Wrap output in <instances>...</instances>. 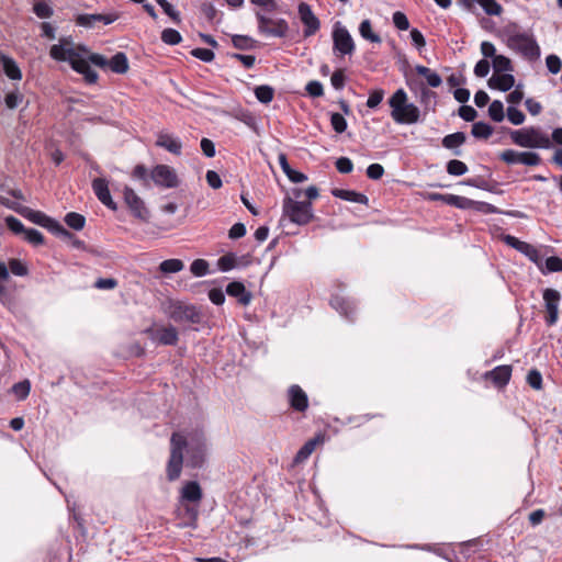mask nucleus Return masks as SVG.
<instances>
[{
  "instance_id": "f257e3e1",
  "label": "nucleus",
  "mask_w": 562,
  "mask_h": 562,
  "mask_svg": "<svg viewBox=\"0 0 562 562\" xmlns=\"http://www.w3.org/2000/svg\"><path fill=\"white\" fill-rule=\"evenodd\" d=\"M206 443L201 431L188 434L173 432L170 438V457L167 463V479L180 477L183 463L192 469L201 468L205 462Z\"/></svg>"
},
{
  "instance_id": "f03ea898",
  "label": "nucleus",
  "mask_w": 562,
  "mask_h": 562,
  "mask_svg": "<svg viewBox=\"0 0 562 562\" xmlns=\"http://www.w3.org/2000/svg\"><path fill=\"white\" fill-rule=\"evenodd\" d=\"M30 222L46 228L53 235L59 238H71L72 234L67 231L58 221L49 217L44 212L33 210L29 206L15 202L13 210Z\"/></svg>"
},
{
  "instance_id": "7ed1b4c3",
  "label": "nucleus",
  "mask_w": 562,
  "mask_h": 562,
  "mask_svg": "<svg viewBox=\"0 0 562 562\" xmlns=\"http://www.w3.org/2000/svg\"><path fill=\"white\" fill-rule=\"evenodd\" d=\"M507 33V46L519 53L524 58L535 61L539 59L541 55L540 47L531 32H518L508 29Z\"/></svg>"
},
{
  "instance_id": "20e7f679",
  "label": "nucleus",
  "mask_w": 562,
  "mask_h": 562,
  "mask_svg": "<svg viewBox=\"0 0 562 562\" xmlns=\"http://www.w3.org/2000/svg\"><path fill=\"white\" fill-rule=\"evenodd\" d=\"M512 142L525 148H551L550 137L540 127L528 126L509 132Z\"/></svg>"
},
{
  "instance_id": "39448f33",
  "label": "nucleus",
  "mask_w": 562,
  "mask_h": 562,
  "mask_svg": "<svg viewBox=\"0 0 562 562\" xmlns=\"http://www.w3.org/2000/svg\"><path fill=\"white\" fill-rule=\"evenodd\" d=\"M283 214L289 220L297 225L308 224L313 217V207L310 201H295L291 198H286L283 201Z\"/></svg>"
},
{
  "instance_id": "423d86ee",
  "label": "nucleus",
  "mask_w": 562,
  "mask_h": 562,
  "mask_svg": "<svg viewBox=\"0 0 562 562\" xmlns=\"http://www.w3.org/2000/svg\"><path fill=\"white\" fill-rule=\"evenodd\" d=\"M169 317L176 323L192 325H203L205 322L204 314L200 307L182 302H175L170 305Z\"/></svg>"
},
{
  "instance_id": "0eeeda50",
  "label": "nucleus",
  "mask_w": 562,
  "mask_h": 562,
  "mask_svg": "<svg viewBox=\"0 0 562 562\" xmlns=\"http://www.w3.org/2000/svg\"><path fill=\"white\" fill-rule=\"evenodd\" d=\"M333 52L337 57L351 56L356 50L355 41L341 22H336L331 32Z\"/></svg>"
},
{
  "instance_id": "6e6552de",
  "label": "nucleus",
  "mask_w": 562,
  "mask_h": 562,
  "mask_svg": "<svg viewBox=\"0 0 562 562\" xmlns=\"http://www.w3.org/2000/svg\"><path fill=\"white\" fill-rule=\"evenodd\" d=\"M91 53L83 45H78V50L75 53V56L69 60L71 68L83 76L85 80L89 85H93L98 81V74L93 69H91L89 64H92L89 60V55Z\"/></svg>"
},
{
  "instance_id": "1a4fd4ad",
  "label": "nucleus",
  "mask_w": 562,
  "mask_h": 562,
  "mask_svg": "<svg viewBox=\"0 0 562 562\" xmlns=\"http://www.w3.org/2000/svg\"><path fill=\"white\" fill-rule=\"evenodd\" d=\"M91 53L83 45H78V50L75 53V56L69 60L71 68L83 76L85 80L89 85H93L98 81V74L93 69H91L89 64H92L89 60V55Z\"/></svg>"
},
{
  "instance_id": "9d476101",
  "label": "nucleus",
  "mask_w": 562,
  "mask_h": 562,
  "mask_svg": "<svg viewBox=\"0 0 562 562\" xmlns=\"http://www.w3.org/2000/svg\"><path fill=\"white\" fill-rule=\"evenodd\" d=\"M89 60L102 69L109 67L113 72L123 75L128 70V59L123 52L116 53L110 60L103 55L90 54Z\"/></svg>"
},
{
  "instance_id": "9b49d317",
  "label": "nucleus",
  "mask_w": 562,
  "mask_h": 562,
  "mask_svg": "<svg viewBox=\"0 0 562 562\" xmlns=\"http://www.w3.org/2000/svg\"><path fill=\"white\" fill-rule=\"evenodd\" d=\"M503 241L507 246L525 255L531 262L537 266V268H541L543 256L540 254V250L537 247L512 235H504Z\"/></svg>"
},
{
  "instance_id": "f8f14e48",
  "label": "nucleus",
  "mask_w": 562,
  "mask_h": 562,
  "mask_svg": "<svg viewBox=\"0 0 562 562\" xmlns=\"http://www.w3.org/2000/svg\"><path fill=\"white\" fill-rule=\"evenodd\" d=\"M150 179L158 187L172 189L179 186L176 171L167 165H157L150 171Z\"/></svg>"
},
{
  "instance_id": "ddd939ff",
  "label": "nucleus",
  "mask_w": 562,
  "mask_h": 562,
  "mask_svg": "<svg viewBox=\"0 0 562 562\" xmlns=\"http://www.w3.org/2000/svg\"><path fill=\"white\" fill-rule=\"evenodd\" d=\"M123 199L126 206L136 218H139L142 221L148 220L149 212L144 201L136 194V192L131 187L124 186Z\"/></svg>"
},
{
  "instance_id": "4468645a",
  "label": "nucleus",
  "mask_w": 562,
  "mask_h": 562,
  "mask_svg": "<svg viewBox=\"0 0 562 562\" xmlns=\"http://www.w3.org/2000/svg\"><path fill=\"white\" fill-rule=\"evenodd\" d=\"M145 333L153 342L162 346H176L179 340L178 330L171 325L159 328H148Z\"/></svg>"
},
{
  "instance_id": "2eb2a0df",
  "label": "nucleus",
  "mask_w": 562,
  "mask_h": 562,
  "mask_svg": "<svg viewBox=\"0 0 562 562\" xmlns=\"http://www.w3.org/2000/svg\"><path fill=\"white\" fill-rule=\"evenodd\" d=\"M299 15L304 24V36L310 37L314 35L321 27V22L318 18L314 14L311 9V5L302 2L299 4Z\"/></svg>"
},
{
  "instance_id": "dca6fc26",
  "label": "nucleus",
  "mask_w": 562,
  "mask_h": 562,
  "mask_svg": "<svg viewBox=\"0 0 562 562\" xmlns=\"http://www.w3.org/2000/svg\"><path fill=\"white\" fill-rule=\"evenodd\" d=\"M543 300L548 313L546 323L548 326H553L559 318L560 293L553 289H546L543 291Z\"/></svg>"
},
{
  "instance_id": "f3484780",
  "label": "nucleus",
  "mask_w": 562,
  "mask_h": 562,
  "mask_svg": "<svg viewBox=\"0 0 562 562\" xmlns=\"http://www.w3.org/2000/svg\"><path fill=\"white\" fill-rule=\"evenodd\" d=\"M78 46H74L72 42L68 38H60L58 44H55L49 49V56L57 61H68L75 56Z\"/></svg>"
},
{
  "instance_id": "a211bd4d",
  "label": "nucleus",
  "mask_w": 562,
  "mask_h": 562,
  "mask_svg": "<svg viewBox=\"0 0 562 562\" xmlns=\"http://www.w3.org/2000/svg\"><path fill=\"white\" fill-rule=\"evenodd\" d=\"M92 190L98 198V200L105 205L108 209L112 211L117 210L116 202L113 201L110 190L109 183L104 178H95L92 181Z\"/></svg>"
},
{
  "instance_id": "6ab92c4d",
  "label": "nucleus",
  "mask_w": 562,
  "mask_h": 562,
  "mask_svg": "<svg viewBox=\"0 0 562 562\" xmlns=\"http://www.w3.org/2000/svg\"><path fill=\"white\" fill-rule=\"evenodd\" d=\"M288 397L290 406L297 412H305L308 407V397L307 394L303 391V389L293 384L288 390Z\"/></svg>"
},
{
  "instance_id": "aec40b11",
  "label": "nucleus",
  "mask_w": 562,
  "mask_h": 562,
  "mask_svg": "<svg viewBox=\"0 0 562 562\" xmlns=\"http://www.w3.org/2000/svg\"><path fill=\"white\" fill-rule=\"evenodd\" d=\"M119 15L116 13L110 14H79L76 19V23L80 26L92 27L97 22H102L104 25H109L116 21Z\"/></svg>"
},
{
  "instance_id": "412c9836",
  "label": "nucleus",
  "mask_w": 562,
  "mask_h": 562,
  "mask_svg": "<svg viewBox=\"0 0 562 562\" xmlns=\"http://www.w3.org/2000/svg\"><path fill=\"white\" fill-rule=\"evenodd\" d=\"M330 305L346 319L352 322L356 311L353 301L346 299L341 295H334L330 300Z\"/></svg>"
},
{
  "instance_id": "4be33fe9",
  "label": "nucleus",
  "mask_w": 562,
  "mask_h": 562,
  "mask_svg": "<svg viewBox=\"0 0 562 562\" xmlns=\"http://www.w3.org/2000/svg\"><path fill=\"white\" fill-rule=\"evenodd\" d=\"M226 293L229 296L236 297L238 303L246 306L252 299L251 292L247 291L245 285L239 281H233L227 284Z\"/></svg>"
},
{
  "instance_id": "5701e85b",
  "label": "nucleus",
  "mask_w": 562,
  "mask_h": 562,
  "mask_svg": "<svg viewBox=\"0 0 562 562\" xmlns=\"http://www.w3.org/2000/svg\"><path fill=\"white\" fill-rule=\"evenodd\" d=\"M407 102V94L404 89H397L392 97L389 99V105L392 109L391 116L394 121H404L401 115L400 111L402 108H404Z\"/></svg>"
},
{
  "instance_id": "b1692460",
  "label": "nucleus",
  "mask_w": 562,
  "mask_h": 562,
  "mask_svg": "<svg viewBox=\"0 0 562 562\" xmlns=\"http://www.w3.org/2000/svg\"><path fill=\"white\" fill-rule=\"evenodd\" d=\"M203 497L200 484L196 481L187 482L181 488V502L199 504Z\"/></svg>"
},
{
  "instance_id": "393cba45",
  "label": "nucleus",
  "mask_w": 562,
  "mask_h": 562,
  "mask_svg": "<svg viewBox=\"0 0 562 562\" xmlns=\"http://www.w3.org/2000/svg\"><path fill=\"white\" fill-rule=\"evenodd\" d=\"M181 521L178 524L180 528H192L198 527L199 509L198 506L184 505L182 512L179 513Z\"/></svg>"
},
{
  "instance_id": "a878e982",
  "label": "nucleus",
  "mask_w": 562,
  "mask_h": 562,
  "mask_svg": "<svg viewBox=\"0 0 562 562\" xmlns=\"http://www.w3.org/2000/svg\"><path fill=\"white\" fill-rule=\"evenodd\" d=\"M467 135L463 132H456L452 134L446 135L441 144L445 148L452 150L454 156H460L462 150L460 147L465 143Z\"/></svg>"
},
{
  "instance_id": "bb28decb",
  "label": "nucleus",
  "mask_w": 562,
  "mask_h": 562,
  "mask_svg": "<svg viewBox=\"0 0 562 562\" xmlns=\"http://www.w3.org/2000/svg\"><path fill=\"white\" fill-rule=\"evenodd\" d=\"M156 145L158 147L166 149L167 151H169L171 154H175V155L181 154V149H182L181 140L173 135L159 134Z\"/></svg>"
},
{
  "instance_id": "cd10ccee",
  "label": "nucleus",
  "mask_w": 562,
  "mask_h": 562,
  "mask_svg": "<svg viewBox=\"0 0 562 562\" xmlns=\"http://www.w3.org/2000/svg\"><path fill=\"white\" fill-rule=\"evenodd\" d=\"M278 161L282 171L285 173L290 181L294 183H301L307 180L306 175L291 168L285 154H279Z\"/></svg>"
},
{
  "instance_id": "c85d7f7f",
  "label": "nucleus",
  "mask_w": 562,
  "mask_h": 562,
  "mask_svg": "<svg viewBox=\"0 0 562 562\" xmlns=\"http://www.w3.org/2000/svg\"><path fill=\"white\" fill-rule=\"evenodd\" d=\"M331 194L335 198H338V199H341L345 201H349V202H353V203H359V204H364V205H368V203H369V199L366 194L356 192L353 190L333 189Z\"/></svg>"
},
{
  "instance_id": "c756f323",
  "label": "nucleus",
  "mask_w": 562,
  "mask_h": 562,
  "mask_svg": "<svg viewBox=\"0 0 562 562\" xmlns=\"http://www.w3.org/2000/svg\"><path fill=\"white\" fill-rule=\"evenodd\" d=\"M495 385L504 386L506 385L512 376V367L510 366H498L491 370L486 374Z\"/></svg>"
},
{
  "instance_id": "7c9ffc66",
  "label": "nucleus",
  "mask_w": 562,
  "mask_h": 562,
  "mask_svg": "<svg viewBox=\"0 0 562 562\" xmlns=\"http://www.w3.org/2000/svg\"><path fill=\"white\" fill-rule=\"evenodd\" d=\"M514 85H515V78L510 74L493 76L488 80L490 88L497 89L503 92L509 91L514 87Z\"/></svg>"
},
{
  "instance_id": "2f4dec72",
  "label": "nucleus",
  "mask_w": 562,
  "mask_h": 562,
  "mask_svg": "<svg viewBox=\"0 0 562 562\" xmlns=\"http://www.w3.org/2000/svg\"><path fill=\"white\" fill-rule=\"evenodd\" d=\"M0 63L2 65V69L5 74V76L8 78H10L11 80H21L22 79V71L13 58H11L7 55H1Z\"/></svg>"
},
{
  "instance_id": "473e14b6",
  "label": "nucleus",
  "mask_w": 562,
  "mask_h": 562,
  "mask_svg": "<svg viewBox=\"0 0 562 562\" xmlns=\"http://www.w3.org/2000/svg\"><path fill=\"white\" fill-rule=\"evenodd\" d=\"M321 441V437H315L307 440L296 452L293 462L299 464L306 461Z\"/></svg>"
},
{
  "instance_id": "72a5a7b5",
  "label": "nucleus",
  "mask_w": 562,
  "mask_h": 562,
  "mask_svg": "<svg viewBox=\"0 0 562 562\" xmlns=\"http://www.w3.org/2000/svg\"><path fill=\"white\" fill-rule=\"evenodd\" d=\"M419 109L413 104L408 103L400 111V115L404 121H395L397 124H415L419 121Z\"/></svg>"
},
{
  "instance_id": "f704fd0d",
  "label": "nucleus",
  "mask_w": 562,
  "mask_h": 562,
  "mask_svg": "<svg viewBox=\"0 0 562 562\" xmlns=\"http://www.w3.org/2000/svg\"><path fill=\"white\" fill-rule=\"evenodd\" d=\"M445 202L460 210L474 209L476 201L456 194H446Z\"/></svg>"
},
{
  "instance_id": "c9c22d12",
  "label": "nucleus",
  "mask_w": 562,
  "mask_h": 562,
  "mask_svg": "<svg viewBox=\"0 0 562 562\" xmlns=\"http://www.w3.org/2000/svg\"><path fill=\"white\" fill-rule=\"evenodd\" d=\"M415 69L418 75L425 77L427 83L431 88H437L442 83L441 77L437 72L432 71L430 68L423 65H417Z\"/></svg>"
},
{
  "instance_id": "e433bc0d",
  "label": "nucleus",
  "mask_w": 562,
  "mask_h": 562,
  "mask_svg": "<svg viewBox=\"0 0 562 562\" xmlns=\"http://www.w3.org/2000/svg\"><path fill=\"white\" fill-rule=\"evenodd\" d=\"M232 44L236 49L249 50L257 46V41L248 35L235 34L232 36Z\"/></svg>"
},
{
  "instance_id": "4c0bfd02",
  "label": "nucleus",
  "mask_w": 562,
  "mask_h": 562,
  "mask_svg": "<svg viewBox=\"0 0 562 562\" xmlns=\"http://www.w3.org/2000/svg\"><path fill=\"white\" fill-rule=\"evenodd\" d=\"M542 274H548L551 272H561L562 271V258L558 256H552L546 259V261H541V268H538Z\"/></svg>"
},
{
  "instance_id": "58836bf2",
  "label": "nucleus",
  "mask_w": 562,
  "mask_h": 562,
  "mask_svg": "<svg viewBox=\"0 0 562 562\" xmlns=\"http://www.w3.org/2000/svg\"><path fill=\"white\" fill-rule=\"evenodd\" d=\"M359 33L361 37L371 42V43H381V37L379 34L373 32L372 24L370 20H363L359 25Z\"/></svg>"
},
{
  "instance_id": "ea45409f",
  "label": "nucleus",
  "mask_w": 562,
  "mask_h": 562,
  "mask_svg": "<svg viewBox=\"0 0 562 562\" xmlns=\"http://www.w3.org/2000/svg\"><path fill=\"white\" fill-rule=\"evenodd\" d=\"M257 100L263 104H268L274 97V89L269 85L257 86L254 90Z\"/></svg>"
},
{
  "instance_id": "a19ab883",
  "label": "nucleus",
  "mask_w": 562,
  "mask_h": 562,
  "mask_svg": "<svg viewBox=\"0 0 562 562\" xmlns=\"http://www.w3.org/2000/svg\"><path fill=\"white\" fill-rule=\"evenodd\" d=\"M471 134L475 138L487 139L493 134V127L485 122H475L472 125Z\"/></svg>"
},
{
  "instance_id": "79ce46f5",
  "label": "nucleus",
  "mask_w": 562,
  "mask_h": 562,
  "mask_svg": "<svg viewBox=\"0 0 562 562\" xmlns=\"http://www.w3.org/2000/svg\"><path fill=\"white\" fill-rule=\"evenodd\" d=\"M462 183L465 186H470V187L485 190L488 192H494V187L496 186V182H494V184H491V182L488 180H486L485 178H483L481 176H477L474 178H469V179L464 180Z\"/></svg>"
},
{
  "instance_id": "37998d69",
  "label": "nucleus",
  "mask_w": 562,
  "mask_h": 562,
  "mask_svg": "<svg viewBox=\"0 0 562 562\" xmlns=\"http://www.w3.org/2000/svg\"><path fill=\"white\" fill-rule=\"evenodd\" d=\"M289 31L288 22L284 19H278L269 27L268 36L284 37Z\"/></svg>"
},
{
  "instance_id": "c03bdc74",
  "label": "nucleus",
  "mask_w": 562,
  "mask_h": 562,
  "mask_svg": "<svg viewBox=\"0 0 562 562\" xmlns=\"http://www.w3.org/2000/svg\"><path fill=\"white\" fill-rule=\"evenodd\" d=\"M184 265L180 259H167L160 262L159 270L162 273H177L183 269Z\"/></svg>"
},
{
  "instance_id": "a18cd8bd",
  "label": "nucleus",
  "mask_w": 562,
  "mask_h": 562,
  "mask_svg": "<svg viewBox=\"0 0 562 562\" xmlns=\"http://www.w3.org/2000/svg\"><path fill=\"white\" fill-rule=\"evenodd\" d=\"M65 223L72 229L80 231L85 227L86 218L83 215L76 213V212H69L65 216Z\"/></svg>"
},
{
  "instance_id": "49530a36",
  "label": "nucleus",
  "mask_w": 562,
  "mask_h": 562,
  "mask_svg": "<svg viewBox=\"0 0 562 562\" xmlns=\"http://www.w3.org/2000/svg\"><path fill=\"white\" fill-rule=\"evenodd\" d=\"M33 11L40 19H48L53 15L54 10L45 0H36Z\"/></svg>"
},
{
  "instance_id": "de8ad7c7",
  "label": "nucleus",
  "mask_w": 562,
  "mask_h": 562,
  "mask_svg": "<svg viewBox=\"0 0 562 562\" xmlns=\"http://www.w3.org/2000/svg\"><path fill=\"white\" fill-rule=\"evenodd\" d=\"M447 172L450 175V176H456V177H459V176H463L468 172V166L461 161V160H458V159H451L447 162Z\"/></svg>"
},
{
  "instance_id": "09e8293b",
  "label": "nucleus",
  "mask_w": 562,
  "mask_h": 562,
  "mask_svg": "<svg viewBox=\"0 0 562 562\" xmlns=\"http://www.w3.org/2000/svg\"><path fill=\"white\" fill-rule=\"evenodd\" d=\"M132 177L142 181L144 188H150V173L144 165H137L133 169Z\"/></svg>"
},
{
  "instance_id": "8fccbe9b",
  "label": "nucleus",
  "mask_w": 562,
  "mask_h": 562,
  "mask_svg": "<svg viewBox=\"0 0 562 562\" xmlns=\"http://www.w3.org/2000/svg\"><path fill=\"white\" fill-rule=\"evenodd\" d=\"M484 12L488 15H501L503 12L502 5L496 0H476Z\"/></svg>"
},
{
  "instance_id": "3c124183",
  "label": "nucleus",
  "mask_w": 562,
  "mask_h": 562,
  "mask_svg": "<svg viewBox=\"0 0 562 562\" xmlns=\"http://www.w3.org/2000/svg\"><path fill=\"white\" fill-rule=\"evenodd\" d=\"M161 41L167 45H178L182 41L181 34L175 29H165L161 32Z\"/></svg>"
},
{
  "instance_id": "603ef678",
  "label": "nucleus",
  "mask_w": 562,
  "mask_h": 562,
  "mask_svg": "<svg viewBox=\"0 0 562 562\" xmlns=\"http://www.w3.org/2000/svg\"><path fill=\"white\" fill-rule=\"evenodd\" d=\"M236 260V255L233 252H228L220 257V259L217 260V267L223 272L229 271L237 266Z\"/></svg>"
},
{
  "instance_id": "864d4df0",
  "label": "nucleus",
  "mask_w": 562,
  "mask_h": 562,
  "mask_svg": "<svg viewBox=\"0 0 562 562\" xmlns=\"http://www.w3.org/2000/svg\"><path fill=\"white\" fill-rule=\"evenodd\" d=\"M488 115L494 122H502L504 120V105L502 101L494 100L488 106Z\"/></svg>"
},
{
  "instance_id": "5fc2aeb1",
  "label": "nucleus",
  "mask_w": 562,
  "mask_h": 562,
  "mask_svg": "<svg viewBox=\"0 0 562 562\" xmlns=\"http://www.w3.org/2000/svg\"><path fill=\"white\" fill-rule=\"evenodd\" d=\"M519 164L525 166H538L541 162V157L535 151H519Z\"/></svg>"
},
{
  "instance_id": "6e6d98bb",
  "label": "nucleus",
  "mask_w": 562,
  "mask_h": 562,
  "mask_svg": "<svg viewBox=\"0 0 562 562\" xmlns=\"http://www.w3.org/2000/svg\"><path fill=\"white\" fill-rule=\"evenodd\" d=\"M24 100V95L18 90L9 92L4 98L5 106L10 110L16 109Z\"/></svg>"
},
{
  "instance_id": "4d7b16f0",
  "label": "nucleus",
  "mask_w": 562,
  "mask_h": 562,
  "mask_svg": "<svg viewBox=\"0 0 562 562\" xmlns=\"http://www.w3.org/2000/svg\"><path fill=\"white\" fill-rule=\"evenodd\" d=\"M493 68L496 72L510 71L513 69L512 61L504 55H497L493 59Z\"/></svg>"
},
{
  "instance_id": "13d9d810",
  "label": "nucleus",
  "mask_w": 562,
  "mask_h": 562,
  "mask_svg": "<svg viewBox=\"0 0 562 562\" xmlns=\"http://www.w3.org/2000/svg\"><path fill=\"white\" fill-rule=\"evenodd\" d=\"M190 271L195 277H204L209 273V262L204 259H195L190 266Z\"/></svg>"
},
{
  "instance_id": "bf43d9fd",
  "label": "nucleus",
  "mask_w": 562,
  "mask_h": 562,
  "mask_svg": "<svg viewBox=\"0 0 562 562\" xmlns=\"http://www.w3.org/2000/svg\"><path fill=\"white\" fill-rule=\"evenodd\" d=\"M24 239L33 246H40L44 244L43 234L35 228H26L24 232Z\"/></svg>"
},
{
  "instance_id": "052dcab7",
  "label": "nucleus",
  "mask_w": 562,
  "mask_h": 562,
  "mask_svg": "<svg viewBox=\"0 0 562 562\" xmlns=\"http://www.w3.org/2000/svg\"><path fill=\"white\" fill-rule=\"evenodd\" d=\"M164 12L177 24L181 22L180 13L167 0H157Z\"/></svg>"
},
{
  "instance_id": "680f3d73",
  "label": "nucleus",
  "mask_w": 562,
  "mask_h": 562,
  "mask_svg": "<svg viewBox=\"0 0 562 562\" xmlns=\"http://www.w3.org/2000/svg\"><path fill=\"white\" fill-rule=\"evenodd\" d=\"M30 390H31V383L29 380L18 382L12 386V391L19 400L26 398L27 395L30 394Z\"/></svg>"
},
{
  "instance_id": "e2e57ef3",
  "label": "nucleus",
  "mask_w": 562,
  "mask_h": 562,
  "mask_svg": "<svg viewBox=\"0 0 562 562\" xmlns=\"http://www.w3.org/2000/svg\"><path fill=\"white\" fill-rule=\"evenodd\" d=\"M330 124L336 133H344L347 130V121L340 113H333L330 115Z\"/></svg>"
},
{
  "instance_id": "0e129e2a",
  "label": "nucleus",
  "mask_w": 562,
  "mask_h": 562,
  "mask_svg": "<svg viewBox=\"0 0 562 562\" xmlns=\"http://www.w3.org/2000/svg\"><path fill=\"white\" fill-rule=\"evenodd\" d=\"M507 119L514 125H520L525 122V114L515 106L507 108Z\"/></svg>"
},
{
  "instance_id": "69168bd1",
  "label": "nucleus",
  "mask_w": 562,
  "mask_h": 562,
  "mask_svg": "<svg viewBox=\"0 0 562 562\" xmlns=\"http://www.w3.org/2000/svg\"><path fill=\"white\" fill-rule=\"evenodd\" d=\"M10 271L18 277H25L29 273L27 267L19 259H11L9 261Z\"/></svg>"
},
{
  "instance_id": "338daca9",
  "label": "nucleus",
  "mask_w": 562,
  "mask_h": 562,
  "mask_svg": "<svg viewBox=\"0 0 562 562\" xmlns=\"http://www.w3.org/2000/svg\"><path fill=\"white\" fill-rule=\"evenodd\" d=\"M4 221L8 228L14 234H24L26 231L23 223L12 215L7 216Z\"/></svg>"
},
{
  "instance_id": "774afa93",
  "label": "nucleus",
  "mask_w": 562,
  "mask_h": 562,
  "mask_svg": "<svg viewBox=\"0 0 562 562\" xmlns=\"http://www.w3.org/2000/svg\"><path fill=\"white\" fill-rule=\"evenodd\" d=\"M546 65H547L548 70L553 75H557L558 72H560V70L562 68L561 58L554 54L547 56Z\"/></svg>"
}]
</instances>
